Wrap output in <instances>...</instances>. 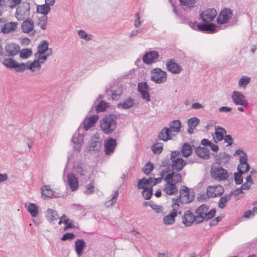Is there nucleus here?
I'll use <instances>...</instances> for the list:
<instances>
[{"label": "nucleus", "instance_id": "39448f33", "mask_svg": "<svg viewBox=\"0 0 257 257\" xmlns=\"http://www.w3.org/2000/svg\"><path fill=\"white\" fill-rule=\"evenodd\" d=\"M184 204H187L192 202L194 198V193L193 191L187 187L182 186L180 189L179 196L177 197Z\"/></svg>", "mask_w": 257, "mask_h": 257}, {"label": "nucleus", "instance_id": "13d9d810", "mask_svg": "<svg viewBox=\"0 0 257 257\" xmlns=\"http://www.w3.org/2000/svg\"><path fill=\"white\" fill-rule=\"evenodd\" d=\"M76 237L75 234L73 232H66L64 233L61 237L62 241H66L67 240H72Z\"/></svg>", "mask_w": 257, "mask_h": 257}, {"label": "nucleus", "instance_id": "9d476101", "mask_svg": "<svg viewBox=\"0 0 257 257\" xmlns=\"http://www.w3.org/2000/svg\"><path fill=\"white\" fill-rule=\"evenodd\" d=\"M162 178H152L147 179L145 178L140 180L138 183V188L139 189H145L150 187H153L156 184L161 183Z\"/></svg>", "mask_w": 257, "mask_h": 257}, {"label": "nucleus", "instance_id": "9b49d317", "mask_svg": "<svg viewBox=\"0 0 257 257\" xmlns=\"http://www.w3.org/2000/svg\"><path fill=\"white\" fill-rule=\"evenodd\" d=\"M224 192V188L220 185L209 186L206 190V194L209 197L221 196Z\"/></svg>", "mask_w": 257, "mask_h": 257}, {"label": "nucleus", "instance_id": "338daca9", "mask_svg": "<svg viewBox=\"0 0 257 257\" xmlns=\"http://www.w3.org/2000/svg\"><path fill=\"white\" fill-rule=\"evenodd\" d=\"M135 26L136 27H139L141 25V18L139 14L138 13L136 15V20L135 21Z\"/></svg>", "mask_w": 257, "mask_h": 257}, {"label": "nucleus", "instance_id": "dca6fc26", "mask_svg": "<svg viewBox=\"0 0 257 257\" xmlns=\"http://www.w3.org/2000/svg\"><path fill=\"white\" fill-rule=\"evenodd\" d=\"M159 53L155 51H152L146 53L143 56V62L147 64L155 62L159 58Z\"/></svg>", "mask_w": 257, "mask_h": 257}, {"label": "nucleus", "instance_id": "a18cd8bd", "mask_svg": "<svg viewBox=\"0 0 257 257\" xmlns=\"http://www.w3.org/2000/svg\"><path fill=\"white\" fill-rule=\"evenodd\" d=\"M134 105V101L131 98H128L123 103H119L117 105L118 107L127 109L132 107Z\"/></svg>", "mask_w": 257, "mask_h": 257}, {"label": "nucleus", "instance_id": "f03ea898", "mask_svg": "<svg viewBox=\"0 0 257 257\" xmlns=\"http://www.w3.org/2000/svg\"><path fill=\"white\" fill-rule=\"evenodd\" d=\"M207 205L203 204L200 206L196 210V223H199L203 221L204 219L209 220L213 218L215 214V210L211 209L208 211Z\"/></svg>", "mask_w": 257, "mask_h": 257}, {"label": "nucleus", "instance_id": "052dcab7", "mask_svg": "<svg viewBox=\"0 0 257 257\" xmlns=\"http://www.w3.org/2000/svg\"><path fill=\"white\" fill-rule=\"evenodd\" d=\"M150 207L155 210L156 212L160 213L163 211V207L160 205H158L154 203H152L150 205Z\"/></svg>", "mask_w": 257, "mask_h": 257}, {"label": "nucleus", "instance_id": "4be33fe9", "mask_svg": "<svg viewBox=\"0 0 257 257\" xmlns=\"http://www.w3.org/2000/svg\"><path fill=\"white\" fill-rule=\"evenodd\" d=\"M34 27V21L30 18L24 20L21 25L22 32L24 33H29L32 31Z\"/></svg>", "mask_w": 257, "mask_h": 257}, {"label": "nucleus", "instance_id": "de8ad7c7", "mask_svg": "<svg viewBox=\"0 0 257 257\" xmlns=\"http://www.w3.org/2000/svg\"><path fill=\"white\" fill-rule=\"evenodd\" d=\"M48 17L47 16H43L39 18L38 25L42 30H46L47 28Z\"/></svg>", "mask_w": 257, "mask_h": 257}, {"label": "nucleus", "instance_id": "aec40b11", "mask_svg": "<svg viewBox=\"0 0 257 257\" xmlns=\"http://www.w3.org/2000/svg\"><path fill=\"white\" fill-rule=\"evenodd\" d=\"M86 247V242L83 239H78L75 242V250L77 257H81Z\"/></svg>", "mask_w": 257, "mask_h": 257}, {"label": "nucleus", "instance_id": "6e6552de", "mask_svg": "<svg viewBox=\"0 0 257 257\" xmlns=\"http://www.w3.org/2000/svg\"><path fill=\"white\" fill-rule=\"evenodd\" d=\"M236 155H240L239 162L237 167V170L241 174L248 172L250 169L249 164L247 163V156L246 154L241 150H238L235 153Z\"/></svg>", "mask_w": 257, "mask_h": 257}, {"label": "nucleus", "instance_id": "cd10ccee", "mask_svg": "<svg viewBox=\"0 0 257 257\" xmlns=\"http://www.w3.org/2000/svg\"><path fill=\"white\" fill-rule=\"evenodd\" d=\"M226 134V132L223 128L219 126L216 127L214 135L213 136L214 142L217 143L222 140Z\"/></svg>", "mask_w": 257, "mask_h": 257}, {"label": "nucleus", "instance_id": "20e7f679", "mask_svg": "<svg viewBox=\"0 0 257 257\" xmlns=\"http://www.w3.org/2000/svg\"><path fill=\"white\" fill-rule=\"evenodd\" d=\"M170 159L172 162V168L177 172L181 171L187 163L186 161L181 157L180 152L177 151L172 152Z\"/></svg>", "mask_w": 257, "mask_h": 257}, {"label": "nucleus", "instance_id": "2f4dec72", "mask_svg": "<svg viewBox=\"0 0 257 257\" xmlns=\"http://www.w3.org/2000/svg\"><path fill=\"white\" fill-rule=\"evenodd\" d=\"M25 207L27 208L28 212L30 213L32 217H36L38 214V207L34 203H29L27 206V204L25 205Z\"/></svg>", "mask_w": 257, "mask_h": 257}, {"label": "nucleus", "instance_id": "774afa93", "mask_svg": "<svg viewBox=\"0 0 257 257\" xmlns=\"http://www.w3.org/2000/svg\"><path fill=\"white\" fill-rule=\"evenodd\" d=\"M49 57V55H47L46 53L44 54H41V55H39L38 57V59L42 63H44L45 61H46Z\"/></svg>", "mask_w": 257, "mask_h": 257}, {"label": "nucleus", "instance_id": "864d4df0", "mask_svg": "<svg viewBox=\"0 0 257 257\" xmlns=\"http://www.w3.org/2000/svg\"><path fill=\"white\" fill-rule=\"evenodd\" d=\"M250 79L249 77L243 76L241 77L238 82V85L240 87H245L249 83Z\"/></svg>", "mask_w": 257, "mask_h": 257}, {"label": "nucleus", "instance_id": "423d86ee", "mask_svg": "<svg viewBox=\"0 0 257 257\" xmlns=\"http://www.w3.org/2000/svg\"><path fill=\"white\" fill-rule=\"evenodd\" d=\"M31 8L29 2H24L20 6H19L15 13V16L18 21H23L25 16L30 15Z\"/></svg>", "mask_w": 257, "mask_h": 257}, {"label": "nucleus", "instance_id": "bf43d9fd", "mask_svg": "<svg viewBox=\"0 0 257 257\" xmlns=\"http://www.w3.org/2000/svg\"><path fill=\"white\" fill-rule=\"evenodd\" d=\"M242 174L238 172V173L234 174V181L236 184H240L242 183L243 177Z\"/></svg>", "mask_w": 257, "mask_h": 257}, {"label": "nucleus", "instance_id": "4c0bfd02", "mask_svg": "<svg viewBox=\"0 0 257 257\" xmlns=\"http://www.w3.org/2000/svg\"><path fill=\"white\" fill-rule=\"evenodd\" d=\"M38 53L44 54L47 50H49V43L46 40L42 41L37 47Z\"/></svg>", "mask_w": 257, "mask_h": 257}, {"label": "nucleus", "instance_id": "f704fd0d", "mask_svg": "<svg viewBox=\"0 0 257 257\" xmlns=\"http://www.w3.org/2000/svg\"><path fill=\"white\" fill-rule=\"evenodd\" d=\"M97 100L98 99L95 100L94 103V105H95L96 112L97 113H98L99 112L105 111L106 108L108 106V103L104 102L103 100H101L96 105V102Z\"/></svg>", "mask_w": 257, "mask_h": 257}, {"label": "nucleus", "instance_id": "2eb2a0df", "mask_svg": "<svg viewBox=\"0 0 257 257\" xmlns=\"http://www.w3.org/2000/svg\"><path fill=\"white\" fill-rule=\"evenodd\" d=\"M217 15V12L214 9H209L203 11L201 14L203 21L205 22H211L214 19Z\"/></svg>", "mask_w": 257, "mask_h": 257}, {"label": "nucleus", "instance_id": "5fc2aeb1", "mask_svg": "<svg viewBox=\"0 0 257 257\" xmlns=\"http://www.w3.org/2000/svg\"><path fill=\"white\" fill-rule=\"evenodd\" d=\"M152 150L155 154H160L163 150V145L160 143L155 144L152 146Z\"/></svg>", "mask_w": 257, "mask_h": 257}, {"label": "nucleus", "instance_id": "680f3d73", "mask_svg": "<svg viewBox=\"0 0 257 257\" xmlns=\"http://www.w3.org/2000/svg\"><path fill=\"white\" fill-rule=\"evenodd\" d=\"M52 209H48L47 210L46 217L48 221L51 223L53 221Z\"/></svg>", "mask_w": 257, "mask_h": 257}, {"label": "nucleus", "instance_id": "7c9ffc66", "mask_svg": "<svg viewBox=\"0 0 257 257\" xmlns=\"http://www.w3.org/2000/svg\"><path fill=\"white\" fill-rule=\"evenodd\" d=\"M184 204L183 203H182V202L179 199H178L177 198H173L172 199V202L171 205L172 207V211L171 212H175L177 214H181V212L180 210V209L181 208V205Z\"/></svg>", "mask_w": 257, "mask_h": 257}, {"label": "nucleus", "instance_id": "f3484780", "mask_svg": "<svg viewBox=\"0 0 257 257\" xmlns=\"http://www.w3.org/2000/svg\"><path fill=\"white\" fill-rule=\"evenodd\" d=\"M98 118L97 115H93L88 118H86L81 124V126L83 125V130L87 131L95 124Z\"/></svg>", "mask_w": 257, "mask_h": 257}, {"label": "nucleus", "instance_id": "09e8293b", "mask_svg": "<svg viewBox=\"0 0 257 257\" xmlns=\"http://www.w3.org/2000/svg\"><path fill=\"white\" fill-rule=\"evenodd\" d=\"M74 171L78 176H83L85 175L84 172L85 170L83 169L81 164H76L73 167Z\"/></svg>", "mask_w": 257, "mask_h": 257}, {"label": "nucleus", "instance_id": "6e6d98bb", "mask_svg": "<svg viewBox=\"0 0 257 257\" xmlns=\"http://www.w3.org/2000/svg\"><path fill=\"white\" fill-rule=\"evenodd\" d=\"M86 190H84V192L87 195H90L93 194L95 191V188L93 183L90 182L89 184H87L86 186Z\"/></svg>", "mask_w": 257, "mask_h": 257}, {"label": "nucleus", "instance_id": "bb28decb", "mask_svg": "<svg viewBox=\"0 0 257 257\" xmlns=\"http://www.w3.org/2000/svg\"><path fill=\"white\" fill-rule=\"evenodd\" d=\"M101 142L98 140H93L91 139L90 143L87 147L88 152L93 151L95 153L99 152L101 148Z\"/></svg>", "mask_w": 257, "mask_h": 257}, {"label": "nucleus", "instance_id": "ddd939ff", "mask_svg": "<svg viewBox=\"0 0 257 257\" xmlns=\"http://www.w3.org/2000/svg\"><path fill=\"white\" fill-rule=\"evenodd\" d=\"M232 16L231 11L229 9H223L220 13L217 19L218 24H224L227 23Z\"/></svg>", "mask_w": 257, "mask_h": 257}, {"label": "nucleus", "instance_id": "c9c22d12", "mask_svg": "<svg viewBox=\"0 0 257 257\" xmlns=\"http://www.w3.org/2000/svg\"><path fill=\"white\" fill-rule=\"evenodd\" d=\"M51 10V8L47 4L37 5L36 13L43 14V16H47Z\"/></svg>", "mask_w": 257, "mask_h": 257}, {"label": "nucleus", "instance_id": "3c124183", "mask_svg": "<svg viewBox=\"0 0 257 257\" xmlns=\"http://www.w3.org/2000/svg\"><path fill=\"white\" fill-rule=\"evenodd\" d=\"M22 2V0H7L6 1V6L14 9L18 5H19Z\"/></svg>", "mask_w": 257, "mask_h": 257}, {"label": "nucleus", "instance_id": "4468645a", "mask_svg": "<svg viewBox=\"0 0 257 257\" xmlns=\"http://www.w3.org/2000/svg\"><path fill=\"white\" fill-rule=\"evenodd\" d=\"M20 47L19 45L14 43L7 44L5 47L6 51V56L14 57L20 52Z\"/></svg>", "mask_w": 257, "mask_h": 257}, {"label": "nucleus", "instance_id": "c03bdc74", "mask_svg": "<svg viewBox=\"0 0 257 257\" xmlns=\"http://www.w3.org/2000/svg\"><path fill=\"white\" fill-rule=\"evenodd\" d=\"M232 193L228 195H225V196L221 197L218 202V207L221 209L225 207L226 203L230 199V196Z\"/></svg>", "mask_w": 257, "mask_h": 257}, {"label": "nucleus", "instance_id": "a211bd4d", "mask_svg": "<svg viewBox=\"0 0 257 257\" xmlns=\"http://www.w3.org/2000/svg\"><path fill=\"white\" fill-rule=\"evenodd\" d=\"M194 222L196 223V216H194L190 211H186L182 217L183 223L186 226H189Z\"/></svg>", "mask_w": 257, "mask_h": 257}, {"label": "nucleus", "instance_id": "393cba45", "mask_svg": "<svg viewBox=\"0 0 257 257\" xmlns=\"http://www.w3.org/2000/svg\"><path fill=\"white\" fill-rule=\"evenodd\" d=\"M174 136V133L169 128L164 127L160 133L159 137L161 140L167 141L172 139Z\"/></svg>", "mask_w": 257, "mask_h": 257}, {"label": "nucleus", "instance_id": "49530a36", "mask_svg": "<svg viewBox=\"0 0 257 257\" xmlns=\"http://www.w3.org/2000/svg\"><path fill=\"white\" fill-rule=\"evenodd\" d=\"M20 57L22 59H26L31 56L32 54V50L31 49L25 48L22 50H20Z\"/></svg>", "mask_w": 257, "mask_h": 257}, {"label": "nucleus", "instance_id": "37998d69", "mask_svg": "<svg viewBox=\"0 0 257 257\" xmlns=\"http://www.w3.org/2000/svg\"><path fill=\"white\" fill-rule=\"evenodd\" d=\"M177 214L175 212H170L164 217V222L165 224L171 225L174 223Z\"/></svg>", "mask_w": 257, "mask_h": 257}, {"label": "nucleus", "instance_id": "a878e982", "mask_svg": "<svg viewBox=\"0 0 257 257\" xmlns=\"http://www.w3.org/2000/svg\"><path fill=\"white\" fill-rule=\"evenodd\" d=\"M41 190L42 196H45V198H56L60 197L59 195L55 194L54 192L51 190L49 186L45 185L41 187Z\"/></svg>", "mask_w": 257, "mask_h": 257}, {"label": "nucleus", "instance_id": "8fccbe9b", "mask_svg": "<svg viewBox=\"0 0 257 257\" xmlns=\"http://www.w3.org/2000/svg\"><path fill=\"white\" fill-rule=\"evenodd\" d=\"M196 0H179L182 6L186 8H191L193 7L195 4Z\"/></svg>", "mask_w": 257, "mask_h": 257}, {"label": "nucleus", "instance_id": "a19ab883", "mask_svg": "<svg viewBox=\"0 0 257 257\" xmlns=\"http://www.w3.org/2000/svg\"><path fill=\"white\" fill-rule=\"evenodd\" d=\"M181 152L184 157H188L192 154V148L189 144L185 143L182 147Z\"/></svg>", "mask_w": 257, "mask_h": 257}, {"label": "nucleus", "instance_id": "72a5a7b5", "mask_svg": "<svg viewBox=\"0 0 257 257\" xmlns=\"http://www.w3.org/2000/svg\"><path fill=\"white\" fill-rule=\"evenodd\" d=\"M256 173L257 172L253 170L251 171V174L247 176L245 179V182L241 186V188L242 190H248L250 188L251 185L253 183L251 175Z\"/></svg>", "mask_w": 257, "mask_h": 257}, {"label": "nucleus", "instance_id": "58836bf2", "mask_svg": "<svg viewBox=\"0 0 257 257\" xmlns=\"http://www.w3.org/2000/svg\"><path fill=\"white\" fill-rule=\"evenodd\" d=\"M199 122V119L196 117L191 118L188 120V124L189 128L188 129V132L190 134H192L193 133L194 128L198 124Z\"/></svg>", "mask_w": 257, "mask_h": 257}, {"label": "nucleus", "instance_id": "c756f323", "mask_svg": "<svg viewBox=\"0 0 257 257\" xmlns=\"http://www.w3.org/2000/svg\"><path fill=\"white\" fill-rule=\"evenodd\" d=\"M166 66L168 69L173 73H179L182 70L181 66L172 60L169 61Z\"/></svg>", "mask_w": 257, "mask_h": 257}, {"label": "nucleus", "instance_id": "412c9836", "mask_svg": "<svg viewBox=\"0 0 257 257\" xmlns=\"http://www.w3.org/2000/svg\"><path fill=\"white\" fill-rule=\"evenodd\" d=\"M138 90L141 93L143 98L149 101L150 100L148 92V85L146 82H140L138 84Z\"/></svg>", "mask_w": 257, "mask_h": 257}, {"label": "nucleus", "instance_id": "ea45409f", "mask_svg": "<svg viewBox=\"0 0 257 257\" xmlns=\"http://www.w3.org/2000/svg\"><path fill=\"white\" fill-rule=\"evenodd\" d=\"M104 152L106 155H110L112 153V138L109 137L105 141L104 144Z\"/></svg>", "mask_w": 257, "mask_h": 257}, {"label": "nucleus", "instance_id": "f8f14e48", "mask_svg": "<svg viewBox=\"0 0 257 257\" xmlns=\"http://www.w3.org/2000/svg\"><path fill=\"white\" fill-rule=\"evenodd\" d=\"M109 116V119L105 117L100 121V127L105 134H109L112 132V129L111 128V124L112 122V114H110Z\"/></svg>", "mask_w": 257, "mask_h": 257}, {"label": "nucleus", "instance_id": "79ce46f5", "mask_svg": "<svg viewBox=\"0 0 257 257\" xmlns=\"http://www.w3.org/2000/svg\"><path fill=\"white\" fill-rule=\"evenodd\" d=\"M198 29L200 31H212L214 32L215 30V26L213 24H199L197 25Z\"/></svg>", "mask_w": 257, "mask_h": 257}, {"label": "nucleus", "instance_id": "0eeeda50", "mask_svg": "<svg viewBox=\"0 0 257 257\" xmlns=\"http://www.w3.org/2000/svg\"><path fill=\"white\" fill-rule=\"evenodd\" d=\"M2 63L6 67L10 69H14L17 72H23L26 70L25 63H19L11 58H4Z\"/></svg>", "mask_w": 257, "mask_h": 257}, {"label": "nucleus", "instance_id": "69168bd1", "mask_svg": "<svg viewBox=\"0 0 257 257\" xmlns=\"http://www.w3.org/2000/svg\"><path fill=\"white\" fill-rule=\"evenodd\" d=\"M78 35L80 36V37L81 39L88 40H89V39H87V37H88V34L86 33V32L82 30H79L78 32Z\"/></svg>", "mask_w": 257, "mask_h": 257}, {"label": "nucleus", "instance_id": "e433bc0d", "mask_svg": "<svg viewBox=\"0 0 257 257\" xmlns=\"http://www.w3.org/2000/svg\"><path fill=\"white\" fill-rule=\"evenodd\" d=\"M169 128L174 133H178L181 131V122L179 120H175L170 122Z\"/></svg>", "mask_w": 257, "mask_h": 257}, {"label": "nucleus", "instance_id": "b1692460", "mask_svg": "<svg viewBox=\"0 0 257 257\" xmlns=\"http://www.w3.org/2000/svg\"><path fill=\"white\" fill-rule=\"evenodd\" d=\"M68 183L72 191H75L78 186V181L73 173H69L67 175Z\"/></svg>", "mask_w": 257, "mask_h": 257}, {"label": "nucleus", "instance_id": "4d7b16f0", "mask_svg": "<svg viewBox=\"0 0 257 257\" xmlns=\"http://www.w3.org/2000/svg\"><path fill=\"white\" fill-rule=\"evenodd\" d=\"M142 195L146 199H149L152 195V187L144 189L142 192Z\"/></svg>", "mask_w": 257, "mask_h": 257}, {"label": "nucleus", "instance_id": "c85d7f7f", "mask_svg": "<svg viewBox=\"0 0 257 257\" xmlns=\"http://www.w3.org/2000/svg\"><path fill=\"white\" fill-rule=\"evenodd\" d=\"M17 22H9L3 25L1 32L4 34H8L11 31H15L17 28Z\"/></svg>", "mask_w": 257, "mask_h": 257}, {"label": "nucleus", "instance_id": "5701e85b", "mask_svg": "<svg viewBox=\"0 0 257 257\" xmlns=\"http://www.w3.org/2000/svg\"><path fill=\"white\" fill-rule=\"evenodd\" d=\"M232 98L233 102L236 105H244L246 103L244 96L239 92L233 91Z\"/></svg>", "mask_w": 257, "mask_h": 257}, {"label": "nucleus", "instance_id": "0e129e2a", "mask_svg": "<svg viewBox=\"0 0 257 257\" xmlns=\"http://www.w3.org/2000/svg\"><path fill=\"white\" fill-rule=\"evenodd\" d=\"M66 223H65V225H67L69 229L71 228H78V227H76L75 225L73 224V221L72 220H70V219H66Z\"/></svg>", "mask_w": 257, "mask_h": 257}, {"label": "nucleus", "instance_id": "f257e3e1", "mask_svg": "<svg viewBox=\"0 0 257 257\" xmlns=\"http://www.w3.org/2000/svg\"><path fill=\"white\" fill-rule=\"evenodd\" d=\"M161 178H163L166 182L163 188L164 191L169 195L177 194L178 190L176 184L180 183L182 179L181 174L164 170L161 171Z\"/></svg>", "mask_w": 257, "mask_h": 257}, {"label": "nucleus", "instance_id": "e2e57ef3", "mask_svg": "<svg viewBox=\"0 0 257 257\" xmlns=\"http://www.w3.org/2000/svg\"><path fill=\"white\" fill-rule=\"evenodd\" d=\"M26 64V69L30 70L32 72L35 71L34 69V60L33 62L28 61L27 62Z\"/></svg>", "mask_w": 257, "mask_h": 257}, {"label": "nucleus", "instance_id": "6ab92c4d", "mask_svg": "<svg viewBox=\"0 0 257 257\" xmlns=\"http://www.w3.org/2000/svg\"><path fill=\"white\" fill-rule=\"evenodd\" d=\"M81 127V125H80L77 130L78 134L77 135V137H76V134H75L71 139L72 142L74 144H76V147L74 146V148L76 151H78L79 152L80 150L81 145L83 143V140L84 138V136L80 133Z\"/></svg>", "mask_w": 257, "mask_h": 257}, {"label": "nucleus", "instance_id": "473e14b6", "mask_svg": "<svg viewBox=\"0 0 257 257\" xmlns=\"http://www.w3.org/2000/svg\"><path fill=\"white\" fill-rule=\"evenodd\" d=\"M196 154L199 157L203 159H208L210 156L209 151L207 148L204 147L197 148L195 151Z\"/></svg>", "mask_w": 257, "mask_h": 257}, {"label": "nucleus", "instance_id": "603ef678", "mask_svg": "<svg viewBox=\"0 0 257 257\" xmlns=\"http://www.w3.org/2000/svg\"><path fill=\"white\" fill-rule=\"evenodd\" d=\"M154 164L150 162H148L143 168V172L146 175H149L154 169Z\"/></svg>", "mask_w": 257, "mask_h": 257}, {"label": "nucleus", "instance_id": "7ed1b4c3", "mask_svg": "<svg viewBox=\"0 0 257 257\" xmlns=\"http://www.w3.org/2000/svg\"><path fill=\"white\" fill-rule=\"evenodd\" d=\"M211 178L217 181L221 182L227 180L229 178L228 171L222 167L213 165L210 169Z\"/></svg>", "mask_w": 257, "mask_h": 257}, {"label": "nucleus", "instance_id": "1a4fd4ad", "mask_svg": "<svg viewBox=\"0 0 257 257\" xmlns=\"http://www.w3.org/2000/svg\"><path fill=\"white\" fill-rule=\"evenodd\" d=\"M167 75L165 71L160 68H154L151 71V79L157 84L166 82Z\"/></svg>", "mask_w": 257, "mask_h": 257}]
</instances>
